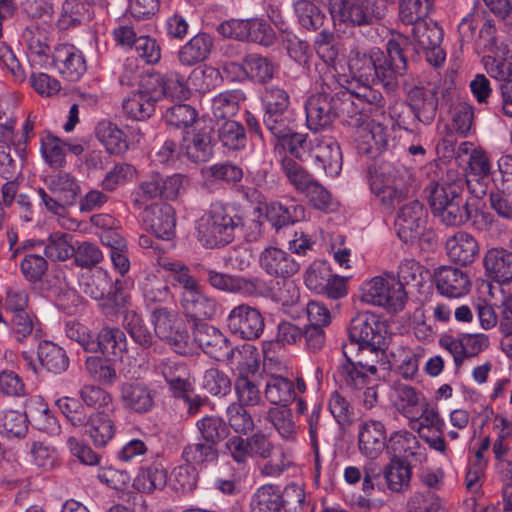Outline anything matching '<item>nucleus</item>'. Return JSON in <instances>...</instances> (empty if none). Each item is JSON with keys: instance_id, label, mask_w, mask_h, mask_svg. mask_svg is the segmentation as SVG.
I'll return each instance as SVG.
<instances>
[{"instance_id": "nucleus-1", "label": "nucleus", "mask_w": 512, "mask_h": 512, "mask_svg": "<svg viewBox=\"0 0 512 512\" xmlns=\"http://www.w3.org/2000/svg\"><path fill=\"white\" fill-rule=\"evenodd\" d=\"M401 53L402 45L394 40L387 41L386 53L378 47L354 48L348 59L350 75L360 85L381 83L387 90H394L398 78L404 76L408 68Z\"/></svg>"}, {"instance_id": "nucleus-2", "label": "nucleus", "mask_w": 512, "mask_h": 512, "mask_svg": "<svg viewBox=\"0 0 512 512\" xmlns=\"http://www.w3.org/2000/svg\"><path fill=\"white\" fill-rule=\"evenodd\" d=\"M329 12L337 33L352 34L382 20L387 5L382 0H329Z\"/></svg>"}, {"instance_id": "nucleus-3", "label": "nucleus", "mask_w": 512, "mask_h": 512, "mask_svg": "<svg viewBox=\"0 0 512 512\" xmlns=\"http://www.w3.org/2000/svg\"><path fill=\"white\" fill-rule=\"evenodd\" d=\"M305 111L307 127L313 132L330 127L340 116L358 114L349 90L314 94L306 101Z\"/></svg>"}, {"instance_id": "nucleus-4", "label": "nucleus", "mask_w": 512, "mask_h": 512, "mask_svg": "<svg viewBox=\"0 0 512 512\" xmlns=\"http://www.w3.org/2000/svg\"><path fill=\"white\" fill-rule=\"evenodd\" d=\"M243 227V218L229 205L213 202L201 218L199 234L208 246H225Z\"/></svg>"}, {"instance_id": "nucleus-5", "label": "nucleus", "mask_w": 512, "mask_h": 512, "mask_svg": "<svg viewBox=\"0 0 512 512\" xmlns=\"http://www.w3.org/2000/svg\"><path fill=\"white\" fill-rule=\"evenodd\" d=\"M348 329L351 345L358 344L355 366L366 369L375 374L377 368L363 357L365 351L374 353L376 357L386 356V350L391 342L392 333L389 331L388 322H352Z\"/></svg>"}, {"instance_id": "nucleus-6", "label": "nucleus", "mask_w": 512, "mask_h": 512, "mask_svg": "<svg viewBox=\"0 0 512 512\" xmlns=\"http://www.w3.org/2000/svg\"><path fill=\"white\" fill-rule=\"evenodd\" d=\"M412 25V40L406 36L393 39L402 45V56L407 59L409 52L416 55L424 53L426 60L431 65H441L445 60V53L440 46L443 40L442 29L436 23H428L425 20Z\"/></svg>"}, {"instance_id": "nucleus-7", "label": "nucleus", "mask_w": 512, "mask_h": 512, "mask_svg": "<svg viewBox=\"0 0 512 512\" xmlns=\"http://www.w3.org/2000/svg\"><path fill=\"white\" fill-rule=\"evenodd\" d=\"M195 270L206 276L207 282L215 289L226 292L241 294L245 297H267L272 289L269 284L260 277L246 278L238 275H230L207 268L197 263Z\"/></svg>"}, {"instance_id": "nucleus-8", "label": "nucleus", "mask_w": 512, "mask_h": 512, "mask_svg": "<svg viewBox=\"0 0 512 512\" xmlns=\"http://www.w3.org/2000/svg\"><path fill=\"white\" fill-rule=\"evenodd\" d=\"M361 301L383 307L394 315L404 309L407 293L393 275L386 274L374 277L364 285Z\"/></svg>"}, {"instance_id": "nucleus-9", "label": "nucleus", "mask_w": 512, "mask_h": 512, "mask_svg": "<svg viewBox=\"0 0 512 512\" xmlns=\"http://www.w3.org/2000/svg\"><path fill=\"white\" fill-rule=\"evenodd\" d=\"M262 102L265 107L263 115L265 127L276 132L284 130L287 121L291 120L288 113L290 104L288 93L278 86H268L262 94Z\"/></svg>"}, {"instance_id": "nucleus-10", "label": "nucleus", "mask_w": 512, "mask_h": 512, "mask_svg": "<svg viewBox=\"0 0 512 512\" xmlns=\"http://www.w3.org/2000/svg\"><path fill=\"white\" fill-rule=\"evenodd\" d=\"M389 129L376 122L361 124L356 131V149L360 155L375 160L390 147Z\"/></svg>"}, {"instance_id": "nucleus-11", "label": "nucleus", "mask_w": 512, "mask_h": 512, "mask_svg": "<svg viewBox=\"0 0 512 512\" xmlns=\"http://www.w3.org/2000/svg\"><path fill=\"white\" fill-rule=\"evenodd\" d=\"M427 217V210L418 200L402 205L395 220L398 237L405 243L419 238L425 230Z\"/></svg>"}, {"instance_id": "nucleus-12", "label": "nucleus", "mask_w": 512, "mask_h": 512, "mask_svg": "<svg viewBox=\"0 0 512 512\" xmlns=\"http://www.w3.org/2000/svg\"><path fill=\"white\" fill-rule=\"evenodd\" d=\"M119 393L122 407L132 413H149L155 405L156 391L143 381H125L120 385Z\"/></svg>"}, {"instance_id": "nucleus-13", "label": "nucleus", "mask_w": 512, "mask_h": 512, "mask_svg": "<svg viewBox=\"0 0 512 512\" xmlns=\"http://www.w3.org/2000/svg\"><path fill=\"white\" fill-rule=\"evenodd\" d=\"M142 221L146 229L159 239L168 241L175 236V210L167 203L147 206L142 213Z\"/></svg>"}, {"instance_id": "nucleus-14", "label": "nucleus", "mask_w": 512, "mask_h": 512, "mask_svg": "<svg viewBox=\"0 0 512 512\" xmlns=\"http://www.w3.org/2000/svg\"><path fill=\"white\" fill-rule=\"evenodd\" d=\"M433 281L437 291L448 298H460L471 289V280L467 272L450 265L435 269Z\"/></svg>"}, {"instance_id": "nucleus-15", "label": "nucleus", "mask_w": 512, "mask_h": 512, "mask_svg": "<svg viewBox=\"0 0 512 512\" xmlns=\"http://www.w3.org/2000/svg\"><path fill=\"white\" fill-rule=\"evenodd\" d=\"M259 265L269 276L283 279L290 278L300 269V264L290 253L275 246L260 253Z\"/></svg>"}, {"instance_id": "nucleus-16", "label": "nucleus", "mask_w": 512, "mask_h": 512, "mask_svg": "<svg viewBox=\"0 0 512 512\" xmlns=\"http://www.w3.org/2000/svg\"><path fill=\"white\" fill-rule=\"evenodd\" d=\"M438 101L437 88L413 87L408 92L406 103L416 121L430 125L435 120Z\"/></svg>"}, {"instance_id": "nucleus-17", "label": "nucleus", "mask_w": 512, "mask_h": 512, "mask_svg": "<svg viewBox=\"0 0 512 512\" xmlns=\"http://www.w3.org/2000/svg\"><path fill=\"white\" fill-rule=\"evenodd\" d=\"M315 142L310 151L315 167L326 175L337 176L342 167V153L339 144L331 138L315 139Z\"/></svg>"}, {"instance_id": "nucleus-18", "label": "nucleus", "mask_w": 512, "mask_h": 512, "mask_svg": "<svg viewBox=\"0 0 512 512\" xmlns=\"http://www.w3.org/2000/svg\"><path fill=\"white\" fill-rule=\"evenodd\" d=\"M53 63L69 81L79 80L86 72V61L80 50L73 45H60L55 49Z\"/></svg>"}, {"instance_id": "nucleus-19", "label": "nucleus", "mask_w": 512, "mask_h": 512, "mask_svg": "<svg viewBox=\"0 0 512 512\" xmlns=\"http://www.w3.org/2000/svg\"><path fill=\"white\" fill-rule=\"evenodd\" d=\"M386 451L391 458L412 457L415 461L422 462L426 459L425 448H422L414 434L407 430H398L391 433L387 439Z\"/></svg>"}, {"instance_id": "nucleus-20", "label": "nucleus", "mask_w": 512, "mask_h": 512, "mask_svg": "<svg viewBox=\"0 0 512 512\" xmlns=\"http://www.w3.org/2000/svg\"><path fill=\"white\" fill-rule=\"evenodd\" d=\"M445 249L449 259L459 265H469L479 254L477 240L465 231H458L446 240Z\"/></svg>"}, {"instance_id": "nucleus-21", "label": "nucleus", "mask_w": 512, "mask_h": 512, "mask_svg": "<svg viewBox=\"0 0 512 512\" xmlns=\"http://www.w3.org/2000/svg\"><path fill=\"white\" fill-rule=\"evenodd\" d=\"M181 154L193 163L207 162L213 155L212 128L203 127L194 131L191 139H183Z\"/></svg>"}, {"instance_id": "nucleus-22", "label": "nucleus", "mask_w": 512, "mask_h": 512, "mask_svg": "<svg viewBox=\"0 0 512 512\" xmlns=\"http://www.w3.org/2000/svg\"><path fill=\"white\" fill-rule=\"evenodd\" d=\"M385 425L378 420H368L359 431V449L369 458H376L387 445Z\"/></svg>"}, {"instance_id": "nucleus-23", "label": "nucleus", "mask_w": 512, "mask_h": 512, "mask_svg": "<svg viewBox=\"0 0 512 512\" xmlns=\"http://www.w3.org/2000/svg\"><path fill=\"white\" fill-rule=\"evenodd\" d=\"M489 278L499 284L512 282V252L503 248L489 249L483 259Z\"/></svg>"}, {"instance_id": "nucleus-24", "label": "nucleus", "mask_w": 512, "mask_h": 512, "mask_svg": "<svg viewBox=\"0 0 512 512\" xmlns=\"http://www.w3.org/2000/svg\"><path fill=\"white\" fill-rule=\"evenodd\" d=\"M230 67L243 71L247 78L260 84L269 82L274 77L276 70V65L271 58L257 53L246 55L242 64L231 63L226 69Z\"/></svg>"}, {"instance_id": "nucleus-25", "label": "nucleus", "mask_w": 512, "mask_h": 512, "mask_svg": "<svg viewBox=\"0 0 512 512\" xmlns=\"http://www.w3.org/2000/svg\"><path fill=\"white\" fill-rule=\"evenodd\" d=\"M155 371L160 373L175 395H181L191 390L189 371L186 364L171 358L162 359Z\"/></svg>"}, {"instance_id": "nucleus-26", "label": "nucleus", "mask_w": 512, "mask_h": 512, "mask_svg": "<svg viewBox=\"0 0 512 512\" xmlns=\"http://www.w3.org/2000/svg\"><path fill=\"white\" fill-rule=\"evenodd\" d=\"M83 427L96 447L106 446L116 432L113 417L107 410L88 415L87 423Z\"/></svg>"}, {"instance_id": "nucleus-27", "label": "nucleus", "mask_w": 512, "mask_h": 512, "mask_svg": "<svg viewBox=\"0 0 512 512\" xmlns=\"http://www.w3.org/2000/svg\"><path fill=\"white\" fill-rule=\"evenodd\" d=\"M49 191L55 196L59 215L65 214L67 207L75 204L80 193V187L68 173H59L49 183Z\"/></svg>"}, {"instance_id": "nucleus-28", "label": "nucleus", "mask_w": 512, "mask_h": 512, "mask_svg": "<svg viewBox=\"0 0 512 512\" xmlns=\"http://www.w3.org/2000/svg\"><path fill=\"white\" fill-rule=\"evenodd\" d=\"M266 217L271 225L278 231L285 226L303 221L306 217V210L303 205L295 202H289L287 204L271 202L267 206Z\"/></svg>"}, {"instance_id": "nucleus-29", "label": "nucleus", "mask_w": 512, "mask_h": 512, "mask_svg": "<svg viewBox=\"0 0 512 512\" xmlns=\"http://www.w3.org/2000/svg\"><path fill=\"white\" fill-rule=\"evenodd\" d=\"M479 46L483 52L489 53L483 58H495L502 61H510L512 58V43L499 41L496 36V28L491 20H487L479 31Z\"/></svg>"}, {"instance_id": "nucleus-30", "label": "nucleus", "mask_w": 512, "mask_h": 512, "mask_svg": "<svg viewBox=\"0 0 512 512\" xmlns=\"http://www.w3.org/2000/svg\"><path fill=\"white\" fill-rule=\"evenodd\" d=\"M101 298L102 303L100 307L107 317L128 320L130 313H132V318L135 317V313L129 311L128 297L122 289V281L120 279L110 282V289L107 295L104 297L102 293Z\"/></svg>"}, {"instance_id": "nucleus-31", "label": "nucleus", "mask_w": 512, "mask_h": 512, "mask_svg": "<svg viewBox=\"0 0 512 512\" xmlns=\"http://www.w3.org/2000/svg\"><path fill=\"white\" fill-rule=\"evenodd\" d=\"M213 47V39L207 33H198L178 51V60L184 66H193L205 61Z\"/></svg>"}, {"instance_id": "nucleus-32", "label": "nucleus", "mask_w": 512, "mask_h": 512, "mask_svg": "<svg viewBox=\"0 0 512 512\" xmlns=\"http://www.w3.org/2000/svg\"><path fill=\"white\" fill-rule=\"evenodd\" d=\"M464 192L463 178H458L452 182L437 183L433 187L429 203L433 214L443 211L450 203L460 198Z\"/></svg>"}, {"instance_id": "nucleus-33", "label": "nucleus", "mask_w": 512, "mask_h": 512, "mask_svg": "<svg viewBox=\"0 0 512 512\" xmlns=\"http://www.w3.org/2000/svg\"><path fill=\"white\" fill-rule=\"evenodd\" d=\"M193 325L194 340L205 353L219 359L220 355L216 353L217 348L221 349L223 346L228 348L227 339L219 328L210 325L208 322H193Z\"/></svg>"}, {"instance_id": "nucleus-34", "label": "nucleus", "mask_w": 512, "mask_h": 512, "mask_svg": "<svg viewBox=\"0 0 512 512\" xmlns=\"http://www.w3.org/2000/svg\"><path fill=\"white\" fill-rule=\"evenodd\" d=\"M411 467L403 458H390L383 470V479L392 492H404L410 486Z\"/></svg>"}, {"instance_id": "nucleus-35", "label": "nucleus", "mask_w": 512, "mask_h": 512, "mask_svg": "<svg viewBox=\"0 0 512 512\" xmlns=\"http://www.w3.org/2000/svg\"><path fill=\"white\" fill-rule=\"evenodd\" d=\"M37 354L41 366L53 374H61L69 366L65 350L50 341L40 342Z\"/></svg>"}, {"instance_id": "nucleus-36", "label": "nucleus", "mask_w": 512, "mask_h": 512, "mask_svg": "<svg viewBox=\"0 0 512 512\" xmlns=\"http://www.w3.org/2000/svg\"><path fill=\"white\" fill-rule=\"evenodd\" d=\"M95 135L110 154H121L128 149L124 132L111 121L99 122L95 128Z\"/></svg>"}, {"instance_id": "nucleus-37", "label": "nucleus", "mask_w": 512, "mask_h": 512, "mask_svg": "<svg viewBox=\"0 0 512 512\" xmlns=\"http://www.w3.org/2000/svg\"><path fill=\"white\" fill-rule=\"evenodd\" d=\"M264 395L270 403L288 407L296 398L295 385L288 378L271 375L266 381Z\"/></svg>"}, {"instance_id": "nucleus-38", "label": "nucleus", "mask_w": 512, "mask_h": 512, "mask_svg": "<svg viewBox=\"0 0 512 512\" xmlns=\"http://www.w3.org/2000/svg\"><path fill=\"white\" fill-rule=\"evenodd\" d=\"M294 11L299 25L309 32L321 31L326 22V15L315 3L308 0H298Z\"/></svg>"}, {"instance_id": "nucleus-39", "label": "nucleus", "mask_w": 512, "mask_h": 512, "mask_svg": "<svg viewBox=\"0 0 512 512\" xmlns=\"http://www.w3.org/2000/svg\"><path fill=\"white\" fill-rule=\"evenodd\" d=\"M196 428L201 440L210 443L217 448L230 435V429L226 421L216 415H206L196 422Z\"/></svg>"}, {"instance_id": "nucleus-40", "label": "nucleus", "mask_w": 512, "mask_h": 512, "mask_svg": "<svg viewBox=\"0 0 512 512\" xmlns=\"http://www.w3.org/2000/svg\"><path fill=\"white\" fill-rule=\"evenodd\" d=\"M267 420L273 425L280 437L289 442L297 438L298 427L293 420L292 411L286 406L270 408L267 412Z\"/></svg>"}, {"instance_id": "nucleus-41", "label": "nucleus", "mask_w": 512, "mask_h": 512, "mask_svg": "<svg viewBox=\"0 0 512 512\" xmlns=\"http://www.w3.org/2000/svg\"><path fill=\"white\" fill-rule=\"evenodd\" d=\"M167 483V471L159 463H153L141 469L134 480V487L143 493L162 490Z\"/></svg>"}, {"instance_id": "nucleus-42", "label": "nucleus", "mask_w": 512, "mask_h": 512, "mask_svg": "<svg viewBox=\"0 0 512 512\" xmlns=\"http://www.w3.org/2000/svg\"><path fill=\"white\" fill-rule=\"evenodd\" d=\"M217 137L222 146L231 151L242 150L247 145L244 126L234 120H225L217 129Z\"/></svg>"}, {"instance_id": "nucleus-43", "label": "nucleus", "mask_w": 512, "mask_h": 512, "mask_svg": "<svg viewBox=\"0 0 512 512\" xmlns=\"http://www.w3.org/2000/svg\"><path fill=\"white\" fill-rule=\"evenodd\" d=\"M73 235L64 232L52 233L44 249L47 258L52 261H64L73 257L76 242H73Z\"/></svg>"}, {"instance_id": "nucleus-44", "label": "nucleus", "mask_w": 512, "mask_h": 512, "mask_svg": "<svg viewBox=\"0 0 512 512\" xmlns=\"http://www.w3.org/2000/svg\"><path fill=\"white\" fill-rule=\"evenodd\" d=\"M96 345L93 352L98 350L105 356H119L125 350V334L116 328H105L100 332L96 331Z\"/></svg>"}, {"instance_id": "nucleus-45", "label": "nucleus", "mask_w": 512, "mask_h": 512, "mask_svg": "<svg viewBox=\"0 0 512 512\" xmlns=\"http://www.w3.org/2000/svg\"><path fill=\"white\" fill-rule=\"evenodd\" d=\"M281 509V491L278 486L263 485L252 497L251 512H280Z\"/></svg>"}, {"instance_id": "nucleus-46", "label": "nucleus", "mask_w": 512, "mask_h": 512, "mask_svg": "<svg viewBox=\"0 0 512 512\" xmlns=\"http://www.w3.org/2000/svg\"><path fill=\"white\" fill-rule=\"evenodd\" d=\"M433 7V0H399L398 16L405 25H412L423 21Z\"/></svg>"}, {"instance_id": "nucleus-47", "label": "nucleus", "mask_w": 512, "mask_h": 512, "mask_svg": "<svg viewBox=\"0 0 512 512\" xmlns=\"http://www.w3.org/2000/svg\"><path fill=\"white\" fill-rule=\"evenodd\" d=\"M183 307L190 320H209L215 315L216 303L198 293H191L183 300Z\"/></svg>"}, {"instance_id": "nucleus-48", "label": "nucleus", "mask_w": 512, "mask_h": 512, "mask_svg": "<svg viewBox=\"0 0 512 512\" xmlns=\"http://www.w3.org/2000/svg\"><path fill=\"white\" fill-rule=\"evenodd\" d=\"M499 306H493L488 300L478 298L472 302L471 306L461 305L455 309V320H472L474 311L479 320H498L501 313Z\"/></svg>"}, {"instance_id": "nucleus-49", "label": "nucleus", "mask_w": 512, "mask_h": 512, "mask_svg": "<svg viewBox=\"0 0 512 512\" xmlns=\"http://www.w3.org/2000/svg\"><path fill=\"white\" fill-rule=\"evenodd\" d=\"M28 430L26 413L16 410H0V433L8 438L24 437Z\"/></svg>"}, {"instance_id": "nucleus-50", "label": "nucleus", "mask_w": 512, "mask_h": 512, "mask_svg": "<svg viewBox=\"0 0 512 512\" xmlns=\"http://www.w3.org/2000/svg\"><path fill=\"white\" fill-rule=\"evenodd\" d=\"M227 360L234 363L236 360L239 376H247L255 374L260 365L259 353L251 346H244L242 350L230 348L226 352Z\"/></svg>"}, {"instance_id": "nucleus-51", "label": "nucleus", "mask_w": 512, "mask_h": 512, "mask_svg": "<svg viewBox=\"0 0 512 512\" xmlns=\"http://www.w3.org/2000/svg\"><path fill=\"white\" fill-rule=\"evenodd\" d=\"M196 109L188 104H174L166 108L163 115L165 123L175 129H186L191 127L197 120Z\"/></svg>"}, {"instance_id": "nucleus-52", "label": "nucleus", "mask_w": 512, "mask_h": 512, "mask_svg": "<svg viewBox=\"0 0 512 512\" xmlns=\"http://www.w3.org/2000/svg\"><path fill=\"white\" fill-rule=\"evenodd\" d=\"M241 99H243V94L237 90H228L218 94L212 101L213 116L221 120L234 116L239 110Z\"/></svg>"}, {"instance_id": "nucleus-53", "label": "nucleus", "mask_w": 512, "mask_h": 512, "mask_svg": "<svg viewBox=\"0 0 512 512\" xmlns=\"http://www.w3.org/2000/svg\"><path fill=\"white\" fill-rule=\"evenodd\" d=\"M246 406L232 402L226 409L227 425L235 433L247 435L254 430L255 424L252 415Z\"/></svg>"}, {"instance_id": "nucleus-54", "label": "nucleus", "mask_w": 512, "mask_h": 512, "mask_svg": "<svg viewBox=\"0 0 512 512\" xmlns=\"http://www.w3.org/2000/svg\"><path fill=\"white\" fill-rule=\"evenodd\" d=\"M183 459L190 465L217 461L218 449L206 441L188 444L182 452Z\"/></svg>"}, {"instance_id": "nucleus-55", "label": "nucleus", "mask_w": 512, "mask_h": 512, "mask_svg": "<svg viewBox=\"0 0 512 512\" xmlns=\"http://www.w3.org/2000/svg\"><path fill=\"white\" fill-rule=\"evenodd\" d=\"M122 107L128 117L145 120L153 115L156 106L136 90L123 100Z\"/></svg>"}, {"instance_id": "nucleus-56", "label": "nucleus", "mask_w": 512, "mask_h": 512, "mask_svg": "<svg viewBox=\"0 0 512 512\" xmlns=\"http://www.w3.org/2000/svg\"><path fill=\"white\" fill-rule=\"evenodd\" d=\"M435 216L439 217L446 226L457 227L465 224L470 219L471 211L468 201L462 195Z\"/></svg>"}, {"instance_id": "nucleus-57", "label": "nucleus", "mask_w": 512, "mask_h": 512, "mask_svg": "<svg viewBox=\"0 0 512 512\" xmlns=\"http://www.w3.org/2000/svg\"><path fill=\"white\" fill-rule=\"evenodd\" d=\"M280 164L281 170L288 182L299 193H301L313 179V176L291 157L284 156Z\"/></svg>"}, {"instance_id": "nucleus-58", "label": "nucleus", "mask_w": 512, "mask_h": 512, "mask_svg": "<svg viewBox=\"0 0 512 512\" xmlns=\"http://www.w3.org/2000/svg\"><path fill=\"white\" fill-rule=\"evenodd\" d=\"M65 146L60 138L47 134L41 139V151L46 163L55 169L65 164Z\"/></svg>"}, {"instance_id": "nucleus-59", "label": "nucleus", "mask_w": 512, "mask_h": 512, "mask_svg": "<svg viewBox=\"0 0 512 512\" xmlns=\"http://www.w3.org/2000/svg\"><path fill=\"white\" fill-rule=\"evenodd\" d=\"M237 401L242 406L254 407L262 402L261 391L258 385L247 376H238L234 383Z\"/></svg>"}, {"instance_id": "nucleus-60", "label": "nucleus", "mask_w": 512, "mask_h": 512, "mask_svg": "<svg viewBox=\"0 0 512 512\" xmlns=\"http://www.w3.org/2000/svg\"><path fill=\"white\" fill-rule=\"evenodd\" d=\"M172 477V487L175 491L190 494L197 487L198 472L193 465L185 464L174 468Z\"/></svg>"}, {"instance_id": "nucleus-61", "label": "nucleus", "mask_w": 512, "mask_h": 512, "mask_svg": "<svg viewBox=\"0 0 512 512\" xmlns=\"http://www.w3.org/2000/svg\"><path fill=\"white\" fill-rule=\"evenodd\" d=\"M85 369L95 381L103 384H113L117 379L116 370L101 357H88L85 361Z\"/></svg>"}, {"instance_id": "nucleus-62", "label": "nucleus", "mask_w": 512, "mask_h": 512, "mask_svg": "<svg viewBox=\"0 0 512 512\" xmlns=\"http://www.w3.org/2000/svg\"><path fill=\"white\" fill-rule=\"evenodd\" d=\"M392 365L396 366L398 372L406 379L413 378L419 365V356L409 349L400 347L396 352H391Z\"/></svg>"}, {"instance_id": "nucleus-63", "label": "nucleus", "mask_w": 512, "mask_h": 512, "mask_svg": "<svg viewBox=\"0 0 512 512\" xmlns=\"http://www.w3.org/2000/svg\"><path fill=\"white\" fill-rule=\"evenodd\" d=\"M332 273L330 269L322 262H314L305 273V284L308 289L321 294L327 290Z\"/></svg>"}, {"instance_id": "nucleus-64", "label": "nucleus", "mask_w": 512, "mask_h": 512, "mask_svg": "<svg viewBox=\"0 0 512 512\" xmlns=\"http://www.w3.org/2000/svg\"><path fill=\"white\" fill-rule=\"evenodd\" d=\"M74 263L83 269H91L103 259L99 247L91 242H76L75 253L72 255Z\"/></svg>"}]
</instances>
